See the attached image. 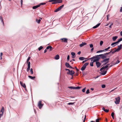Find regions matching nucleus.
<instances>
[{"label":"nucleus","mask_w":122,"mask_h":122,"mask_svg":"<svg viewBox=\"0 0 122 122\" xmlns=\"http://www.w3.org/2000/svg\"><path fill=\"white\" fill-rule=\"evenodd\" d=\"M118 48H115L112 50V53L113 54L115 52H118L120 50H121V48L120 47L118 46Z\"/></svg>","instance_id":"nucleus-1"},{"label":"nucleus","mask_w":122,"mask_h":122,"mask_svg":"<svg viewBox=\"0 0 122 122\" xmlns=\"http://www.w3.org/2000/svg\"><path fill=\"white\" fill-rule=\"evenodd\" d=\"M89 64L88 62H86L85 63L81 69V70L82 71H84L86 69V66Z\"/></svg>","instance_id":"nucleus-2"},{"label":"nucleus","mask_w":122,"mask_h":122,"mask_svg":"<svg viewBox=\"0 0 122 122\" xmlns=\"http://www.w3.org/2000/svg\"><path fill=\"white\" fill-rule=\"evenodd\" d=\"M64 5H63L61 6H60L58 8L56 9L55 11L54 12H57L58 11H60L63 7Z\"/></svg>","instance_id":"nucleus-3"},{"label":"nucleus","mask_w":122,"mask_h":122,"mask_svg":"<svg viewBox=\"0 0 122 122\" xmlns=\"http://www.w3.org/2000/svg\"><path fill=\"white\" fill-rule=\"evenodd\" d=\"M75 73V72L73 70H70V72H67V74L71 75L72 76H73V74Z\"/></svg>","instance_id":"nucleus-4"},{"label":"nucleus","mask_w":122,"mask_h":122,"mask_svg":"<svg viewBox=\"0 0 122 122\" xmlns=\"http://www.w3.org/2000/svg\"><path fill=\"white\" fill-rule=\"evenodd\" d=\"M4 107H2L1 110V114L0 113V118L4 113Z\"/></svg>","instance_id":"nucleus-5"},{"label":"nucleus","mask_w":122,"mask_h":122,"mask_svg":"<svg viewBox=\"0 0 122 122\" xmlns=\"http://www.w3.org/2000/svg\"><path fill=\"white\" fill-rule=\"evenodd\" d=\"M116 101H115V103L117 104H119L120 102V98L119 97H118L116 98Z\"/></svg>","instance_id":"nucleus-6"},{"label":"nucleus","mask_w":122,"mask_h":122,"mask_svg":"<svg viewBox=\"0 0 122 122\" xmlns=\"http://www.w3.org/2000/svg\"><path fill=\"white\" fill-rule=\"evenodd\" d=\"M109 58H105L103 59V60L101 61V62L102 63L104 62H106L108 63L109 62Z\"/></svg>","instance_id":"nucleus-7"},{"label":"nucleus","mask_w":122,"mask_h":122,"mask_svg":"<svg viewBox=\"0 0 122 122\" xmlns=\"http://www.w3.org/2000/svg\"><path fill=\"white\" fill-rule=\"evenodd\" d=\"M94 59H96L97 60V61H98L100 58V55H97L95 56H94Z\"/></svg>","instance_id":"nucleus-8"},{"label":"nucleus","mask_w":122,"mask_h":122,"mask_svg":"<svg viewBox=\"0 0 122 122\" xmlns=\"http://www.w3.org/2000/svg\"><path fill=\"white\" fill-rule=\"evenodd\" d=\"M100 58H101L103 59L106 58L107 57L106 55H104V54L100 55Z\"/></svg>","instance_id":"nucleus-9"},{"label":"nucleus","mask_w":122,"mask_h":122,"mask_svg":"<svg viewBox=\"0 0 122 122\" xmlns=\"http://www.w3.org/2000/svg\"><path fill=\"white\" fill-rule=\"evenodd\" d=\"M41 101H40L38 103V106L40 109H41L43 106V104H42L41 103Z\"/></svg>","instance_id":"nucleus-10"},{"label":"nucleus","mask_w":122,"mask_h":122,"mask_svg":"<svg viewBox=\"0 0 122 122\" xmlns=\"http://www.w3.org/2000/svg\"><path fill=\"white\" fill-rule=\"evenodd\" d=\"M61 40H62V41L66 43H67L68 39L67 38H62L60 39Z\"/></svg>","instance_id":"nucleus-11"},{"label":"nucleus","mask_w":122,"mask_h":122,"mask_svg":"<svg viewBox=\"0 0 122 122\" xmlns=\"http://www.w3.org/2000/svg\"><path fill=\"white\" fill-rule=\"evenodd\" d=\"M20 83L21 86H22L23 87L25 88L26 89V86L25 84V83H23L21 81L20 82Z\"/></svg>","instance_id":"nucleus-12"},{"label":"nucleus","mask_w":122,"mask_h":122,"mask_svg":"<svg viewBox=\"0 0 122 122\" xmlns=\"http://www.w3.org/2000/svg\"><path fill=\"white\" fill-rule=\"evenodd\" d=\"M65 66L66 67L69 68H72V67L67 62H66L65 63Z\"/></svg>","instance_id":"nucleus-13"},{"label":"nucleus","mask_w":122,"mask_h":122,"mask_svg":"<svg viewBox=\"0 0 122 122\" xmlns=\"http://www.w3.org/2000/svg\"><path fill=\"white\" fill-rule=\"evenodd\" d=\"M96 65L97 68L99 67L102 64L98 61L96 62Z\"/></svg>","instance_id":"nucleus-14"},{"label":"nucleus","mask_w":122,"mask_h":122,"mask_svg":"<svg viewBox=\"0 0 122 122\" xmlns=\"http://www.w3.org/2000/svg\"><path fill=\"white\" fill-rule=\"evenodd\" d=\"M101 73L103 75H105L107 72V71H105L104 70H102L101 71Z\"/></svg>","instance_id":"nucleus-15"},{"label":"nucleus","mask_w":122,"mask_h":122,"mask_svg":"<svg viewBox=\"0 0 122 122\" xmlns=\"http://www.w3.org/2000/svg\"><path fill=\"white\" fill-rule=\"evenodd\" d=\"M108 67V66L107 65L105 66H103L100 69V71H101L102 70H104L105 69H106Z\"/></svg>","instance_id":"nucleus-16"},{"label":"nucleus","mask_w":122,"mask_h":122,"mask_svg":"<svg viewBox=\"0 0 122 122\" xmlns=\"http://www.w3.org/2000/svg\"><path fill=\"white\" fill-rule=\"evenodd\" d=\"M86 43H84L83 42H82V43L81 44H80L79 45L80 46V47H82L85 45H86Z\"/></svg>","instance_id":"nucleus-17"},{"label":"nucleus","mask_w":122,"mask_h":122,"mask_svg":"<svg viewBox=\"0 0 122 122\" xmlns=\"http://www.w3.org/2000/svg\"><path fill=\"white\" fill-rule=\"evenodd\" d=\"M59 58L60 57L59 55H57L55 56L54 57V58L56 60H57L59 59Z\"/></svg>","instance_id":"nucleus-18"},{"label":"nucleus","mask_w":122,"mask_h":122,"mask_svg":"<svg viewBox=\"0 0 122 122\" xmlns=\"http://www.w3.org/2000/svg\"><path fill=\"white\" fill-rule=\"evenodd\" d=\"M100 23H98V24H97V25H96L95 26H93V28H94V29H95V28H97V27H98L100 25Z\"/></svg>","instance_id":"nucleus-19"},{"label":"nucleus","mask_w":122,"mask_h":122,"mask_svg":"<svg viewBox=\"0 0 122 122\" xmlns=\"http://www.w3.org/2000/svg\"><path fill=\"white\" fill-rule=\"evenodd\" d=\"M40 5H36L35 6H33L32 7V8L33 9H35L37 8L38 7H40Z\"/></svg>","instance_id":"nucleus-20"},{"label":"nucleus","mask_w":122,"mask_h":122,"mask_svg":"<svg viewBox=\"0 0 122 122\" xmlns=\"http://www.w3.org/2000/svg\"><path fill=\"white\" fill-rule=\"evenodd\" d=\"M0 20L2 23L3 25H4V23L3 21V20L2 17L0 15Z\"/></svg>","instance_id":"nucleus-21"},{"label":"nucleus","mask_w":122,"mask_h":122,"mask_svg":"<svg viewBox=\"0 0 122 122\" xmlns=\"http://www.w3.org/2000/svg\"><path fill=\"white\" fill-rule=\"evenodd\" d=\"M85 59L86 58L83 57H80L79 58V59L81 61Z\"/></svg>","instance_id":"nucleus-22"},{"label":"nucleus","mask_w":122,"mask_h":122,"mask_svg":"<svg viewBox=\"0 0 122 122\" xmlns=\"http://www.w3.org/2000/svg\"><path fill=\"white\" fill-rule=\"evenodd\" d=\"M117 38V36H116L113 37L112 38V39L113 41H114L116 40Z\"/></svg>","instance_id":"nucleus-23"},{"label":"nucleus","mask_w":122,"mask_h":122,"mask_svg":"<svg viewBox=\"0 0 122 122\" xmlns=\"http://www.w3.org/2000/svg\"><path fill=\"white\" fill-rule=\"evenodd\" d=\"M28 77L29 78H30L31 79H32V80H33L35 78V76H28Z\"/></svg>","instance_id":"nucleus-24"},{"label":"nucleus","mask_w":122,"mask_h":122,"mask_svg":"<svg viewBox=\"0 0 122 122\" xmlns=\"http://www.w3.org/2000/svg\"><path fill=\"white\" fill-rule=\"evenodd\" d=\"M62 2V0H56L57 3H61Z\"/></svg>","instance_id":"nucleus-25"},{"label":"nucleus","mask_w":122,"mask_h":122,"mask_svg":"<svg viewBox=\"0 0 122 122\" xmlns=\"http://www.w3.org/2000/svg\"><path fill=\"white\" fill-rule=\"evenodd\" d=\"M41 21L40 19H36V22L37 23H39L40 22V21Z\"/></svg>","instance_id":"nucleus-26"},{"label":"nucleus","mask_w":122,"mask_h":122,"mask_svg":"<svg viewBox=\"0 0 122 122\" xmlns=\"http://www.w3.org/2000/svg\"><path fill=\"white\" fill-rule=\"evenodd\" d=\"M68 87L70 89H75V87L74 86H69Z\"/></svg>","instance_id":"nucleus-27"},{"label":"nucleus","mask_w":122,"mask_h":122,"mask_svg":"<svg viewBox=\"0 0 122 122\" xmlns=\"http://www.w3.org/2000/svg\"><path fill=\"white\" fill-rule=\"evenodd\" d=\"M43 48V47L42 46H41L38 48V50L40 51Z\"/></svg>","instance_id":"nucleus-28"},{"label":"nucleus","mask_w":122,"mask_h":122,"mask_svg":"<svg viewBox=\"0 0 122 122\" xmlns=\"http://www.w3.org/2000/svg\"><path fill=\"white\" fill-rule=\"evenodd\" d=\"M30 72L31 74H33V70L32 68L30 69Z\"/></svg>","instance_id":"nucleus-29"},{"label":"nucleus","mask_w":122,"mask_h":122,"mask_svg":"<svg viewBox=\"0 0 122 122\" xmlns=\"http://www.w3.org/2000/svg\"><path fill=\"white\" fill-rule=\"evenodd\" d=\"M28 63V67H30V61L27 62Z\"/></svg>","instance_id":"nucleus-30"},{"label":"nucleus","mask_w":122,"mask_h":122,"mask_svg":"<svg viewBox=\"0 0 122 122\" xmlns=\"http://www.w3.org/2000/svg\"><path fill=\"white\" fill-rule=\"evenodd\" d=\"M57 2H56V0H54L52 4H56L57 3Z\"/></svg>","instance_id":"nucleus-31"},{"label":"nucleus","mask_w":122,"mask_h":122,"mask_svg":"<svg viewBox=\"0 0 122 122\" xmlns=\"http://www.w3.org/2000/svg\"><path fill=\"white\" fill-rule=\"evenodd\" d=\"M81 88V87L80 86L75 87V89H79Z\"/></svg>","instance_id":"nucleus-32"},{"label":"nucleus","mask_w":122,"mask_h":122,"mask_svg":"<svg viewBox=\"0 0 122 122\" xmlns=\"http://www.w3.org/2000/svg\"><path fill=\"white\" fill-rule=\"evenodd\" d=\"M92 61L93 63L94 62H97V60L96 59H94V60H91V61Z\"/></svg>","instance_id":"nucleus-33"},{"label":"nucleus","mask_w":122,"mask_h":122,"mask_svg":"<svg viewBox=\"0 0 122 122\" xmlns=\"http://www.w3.org/2000/svg\"><path fill=\"white\" fill-rule=\"evenodd\" d=\"M103 52V50H100V51H97V53H99L101 52Z\"/></svg>","instance_id":"nucleus-34"},{"label":"nucleus","mask_w":122,"mask_h":122,"mask_svg":"<svg viewBox=\"0 0 122 122\" xmlns=\"http://www.w3.org/2000/svg\"><path fill=\"white\" fill-rule=\"evenodd\" d=\"M93 63L92 61L91 62L90 64V66H93Z\"/></svg>","instance_id":"nucleus-35"},{"label":"nucleus","mask_w":122,"mask_h":122,"mask_svg":"<svg viewBox=\"0 0 122 122\" xmlns=\"http://www.w3.org/2000/svg\"><path fill=\"white\" fill-rule=\"evenodd\" d=\"M103 43V41H101L100 42V45L101 46Z\"/></svg>","instance_id":"nucleus-36"},{"label":"nucleus","mask_w":122,"mask_h":122,"mask_svg":"<svg viewBox=\"0 0 122 122\" xmlns=\"http://www.w3.org/2000/svg\"><path fill=\"white\" fill-rule=\"evenodd\" d=\"M71 54L72 56H74L75 54V53L74 52H71Z\"/></svg>","instance_id":"nucleus-37"},{"label":"nucleus","mask_w":122,"mask_h":122,"mask_svg":"<svg viewBox=\"0 0 122 122\" xmlns=\"http://www.w3.org/2000/svg\"><path fill=\"white\" fill-rule=\"evenodd\" d=\"M86 93V94H88L89 93V89H88L87 90Z\"/></svg>","instance_id":"nucleus-38"},{"label":"nucleus","mask_w":122,"mask_h":122,"mask_svg":"<svg viewBox=\"0 0 122 122\" xmlns=\"http://www.w3.org/2000/svg\"><path fill=\"white\" fill-rule=\"evenodd\" d=\"M86 87H85L84 88H83V89L82 90V91L83 92H85V90L86 89Z\"/></svg>","instance_id":"nucleus-39"},{"label":"nucleus","mask_w":122,"mask_h":122,"mask_svg":"<svg viewBox=\"0 0 122 122\" xmlns=\"http://www.w3.org/2000/svg\"><path fill=\"white\" fill-rule=\"evenodd\" d=\"M109 111V110L108 109H105L104 111L106 112H107Z\"/></svg>","instance_id":"nucleus-40"},{"label":"nucleus","mask_w":122,"mask_h":122,"mask_svg":"<svg viewBox=\"0 0 122 122\" xmlns=\"http://www.w3.org/2000/svg\"><path fill=\"white\" fill-rule=\"evenodd\" d=\"M74 103H68V105H73Z\"/></svg>","instance_id":"nucleus-41"},{"label":"nucleus","mask_w":122,"mask_h":122,"mask_svg":"<svg viewBox=\"0 0 122 122\" xmlns=\"http://www.w3.org/2000/svg\"><path fill=\"white\" fill-rule=\"evenodd\" d=\"M108 49H107V48H106L104 50H103V52H105L106 51H108Z\"/></svg>","instance_id":"nucleus-42"},{"label":"nucleus","mask_w":122,"mask_h":122,"mask_svg":"<svg viewBox=\"0 0 122 122\" xmlns=\"http://www.w3.org/2000/svg\"><path fill=\"white\" fill-rule=\"evenodd\" d=\"M105 85L104 84L102 85V88H103L105 87Z\"/></svg>","instance_id":"nucleus-43"},{"label":"nucleus","mask_w":122,"mask_h":122,"mask_svg":"<svg viewBox=\"0 0 122 122\" xmlns=\"http://www.w3.org/2000/svg\"><path fill=\"white\" fill-rule=\"evenodd\" d=\"M46 3H41L39 5H40V6L41 5H45L46 4Z\"/></svg>","instance_id":"nucleus-44"},{"label":"nucleus","mask_w":122,"mask_h":122,"mask_svg":"<svg viewBox=\"0 0 122 122\" xmlns=\"http://www.w3.org/2000/svg\"><path fill=\"white\" fill-rule=\"evenodd\" d=\"M90 47L91 48H92L93 47V46L92 44H90Z\"/></svg>","instance_id":"nucleus-45"},{"label":"nucleus","mask_w":122,"mask_h":122,"mask_svg":"<svg viewBox=\"0 0 122 122\" xmlns=\"http://www.w3.org/2000/svg\"><path fill=\"white\" fill-rule=\"evenodd\" d=\"M30 58V57H29L27 60V62H29V60Z\"/></svg>","instance_id":"nucleus-46"},{"label":"nucleus","mask_w":122,"mask_h":122,"mask_svg":"<svg viewBox=\"0 0 122 122\" xmlns=\"http://www.w3.org/2000/svg\"><path fill=\"white\" fill-rule=\"evenodd\" d=\"M70 57L69 55H68L67 56V60L68 61H69V60Z\"/></svg>","instance_id":"nucleus-47"},{"label":"nucleus","mask_w":122,"mask_h":122,"mask_svg":"<svg viewBox=\"0 0 122 122\" xmlns=\"http://www.w3.org/2000/svg\"><path fill=\"white\" fill-rule=\"evenodd\" d=\"M50 48H51V46H47L46 48V49H50Z\"/></svg>","instance_id":"nucleus-48"},{"label":"nucleus","mask_w":122,"mask_h":122,"mask_svg":"<svg viewBox=\"0 0 122 122\" xmlns=\"http://www.w3.org/2000/svg\"><path fill=\"white\" fill-rule=\"evenodd\" d=\"M86 118V115H85V117L84 118V119L83 120V122H85V121Z\"/></svg>","instance_id":"nucleus-49"},{"label":"nucleus","mask_w":122,"mask_h":122,"mask_svg":"<svg viewBox=\"0 0 122 122\" xmlns=\"http://www.w3.org/2000/svg\"><path fill=\"white\" fill-rule=\"evenodd\" d=\"M99 119L97 118L96 120V122H99Z\"/></svg>","instance_id":"nucleus-50"},{"label":"nucleus","mask_w":122,"mask_h":122,"mask_svg":"<svg viewBox=\"0 0 122 122\" xmlns=\"http://www.w3.org/2000/svg\"><path fill=\"white\" fill-rule=\"evenodd\" d=\"M30 67H28L27 68V71H28L30 70Z\"/></svg>","instance_id":"nucleus-51"},{"label":"nucleus","mask_w":122,"mask_h":122,"mask_svg":"<svg viewBox=\"0 0 122 122\" xmlns=\"http://www.w3.org/2000/svg\"><path fill=\"white\" fill-rule=\"evenodd\" d=\"M120 62V61L119 60H117L115 64H117Z\"/></svg>","instance_id":"nucleus-52"},{"label":"nucleus","mask_w":122,"mask_h":122,"mask_svg":"<svg viewBox=\"0 0 122 122\" xmlns=\"http://www.w3.org/2000/svg\"><path fill=\"white\" fill-rule=\"evenodd\" d=\"M115 44H116V43H115V42H113V43H112L111 44V46H113V45H115Z\"/></svg>","instance_id":"nucleus-53"},{"label":"nucleus","mask_w":122,"mask_h":122,"mask_svg":"<svg viewBox=\"0 0 122 122\" xmlns=\"http://www.w3.org/2000/svg\"><path fill=\"white\" fill-rule=\"evenodd\" d=\"M118 46H119V47H120L121 48V49L122 48V44H120V45Z\"/></svg>","instance_id":"nucleus-54"},{"label":"nucleus","mask_w":122,"mask_h":122,"mask_svg":"<svg viewBox=\"0 0 122 122\" xmlns=\"http://www.w3.org/2000/svg\"><path fill=\"white\" fill-rule=\"evenodd\" d=\"M109 15H107V20H108L109 18Z\"/></svg>","instance_id":"nucleus-55"},{"label":"nucleus","mask_w":122,"mask_h":122,"mask_svg":"<svg viewBox=\"0 0 122 122\" xmlns=\"http://www.w3.org/2000/svg\"><path fill=\"white\" fill-rule=\"evenodd\" d=\"M21 6H22V4H23V0H21Z\"/></svg>","instance_id":"nucleus-56"},{"label":"nucleus","mask_w":122,"mask_h":122,"mask_svg":"<svg viewBox=\"0 0 122 122\" xmlns=\"http://www.w3.org/2000/svg\"><path fill=\"white\" fill-rule=\"evenodd\" d=\"M2 52H1L0 53V57H1V59H2Z\"/></svg>","instance_id":"nucleus-57"},{"label":"nucleus","mask_w":122,"mask_h":122,"mask_svg":"<svg viewBox=\"0 0 122 122\" xmlns=\"http://www.w3.org/2000/svg\"><path fill=\"white\" fill-rule=\"evenodd\" d=\"M65 70H66V71H68L67 72H70V70L68 69H65Z\"/></svg>","instance_id":"nucleus-58"},{"label":"nucleus","mask_w":122,"mask_h":122,"mask_svg":"<svg viewBox=\"0 0 122 122\" xmlns=\"http://www.w3.org/2000/svg\"><path fill=\"white\" fill-rule=\"evenodd\" d=\"M120 12H122V6L121 8V9L120 10Z\"/></svg>","instance_id":"nucleus-59"},{"label":"nucleus","mask_w":122,"mask_h":122,"mask_svg":"<svg viewBox=\"0 0 122 122\" xmlns=\"http://www.w3.org/2000/svg\"><path fill=\"white\" fill-rule=\"evenodd\" d=\"M114 113L113 112H112V114H111V116H114Z\"/></svg>","instance_id":"nucleus-60"},{"label":"nucleus","mask_w":122,"mask_h":122,"mask_svg":"<svg viewBox=\"0 0 122 122\" xmlns=\"http://www.w3.org/2000/svg\"><path fill=\"white\" fill-rule=\"evenodd\" d=\"M54 0H49V2H53Z\"/></svg>","instance_id":"nucleus-61"},{"label":"nucleus","mask_w":122,"mask_h":122,"mask_svg":"<svg viewBox=\"0 0 122 122\" xmlns=\"http://www.w3.org/2000/svg\"><path fill=\"white\" fill-rule=\"evenodd\" d=\"M87 60H85L84 61H83L82 62V63H84L85 62H86L87 61Z\"/></svg>","instance_id":"nucleus-62"},{"label":"nucleus","mask_w":122,"mask_h":122,"mask_svg":"<svg viewBox=\"0 0 122 122\" xmlns=\"http://www.w3.org/2000/svg\"><path fill=\"white\" fill-rule=\"evenodd\" d=\"M113 23H112V24H111L109 26V27L110 28H111L112 27V26L113 25Z\"/></svg>","instance_id":"nucleus-63"},{"label":"nucleus","mask_w":122,"mask_h":122,"mask_svg":"<svg viewBox=\"0 0 122 122\" xmlns=\"http://www.w3.org/2000/svg\"><path fill=\"white\" fill-rule=\"evenodd\" d=\"M118 41H119V42H120L122 40L121 38H120V39H119L118 40Z\"/></svg>","instance_id":"nucleus-64"}]
</instances>
